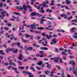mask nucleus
Listing matches in <instances>:
<instances>
[{
  "label": "nucleus",
  "mask_w": 77,
  "mask_h": 77,
  "mask_svg": "<svg viewBox=\"0 0 77 77\" xmlns=\"http://www.w3.org/2000/svg\"><path fill=\"white\" fill-rule=\"evenodd\" d=\"M25 38H29V37H30V35H29L28 34H25Z\"/></svg>",
  "instance_id": "nucleus-19"
},
{
  "label": "nucleus",
  "mask_w": 77,
  "mask_h": 77,
  "mask_svg": "<svg viewBox=\"0 0 77 77\" xmlns=\"http://www.w3.org/2000/svg\"><path fill=\"white\" fill-rule=\"evenodd\" d=\"M16 8L17 9H19L20 10H21V11H22L23 9V8L22 7H21V6H17Z\"/></svg>",
  "instance_id": "nucleus-18"
},
{
  "label": "nucleus",
  "mask_w": 77,
  "mask_h": 77,
  "mask_svg": "<svg viewBox=\"0 0 77 77\" xmlns=\"http://www.w3.org/2000/svg\"><path fill=\"white\" fill-rule=\"evenodd\" d=\"M43 63V62L42 61H41L37 63V65H41Z\"/></svg>",
  "instance_id": "nucleus-13"
},
{
  "label": "nucleus",
  "mask_w": 77,
  "mask_h": 77,
  "mask_svg": "<svg viewBox=\"0 0 77 77\" xmlns=\"http://www.w3.org/2000/svg\"><path fill=\"white\" fill-rule=\"evenodd\" d=\"M56 38H55L54 39H52V42H53L54 43H57V42L56 41Z\"/></svg>",
  "instance_id": "nucleus-22"
},
{
  "label": "nucleus",
  "mask_w": 77,
  "mask_h": 77,
  "mask_svg": "<svg viewBox=\"0 0 77 77\" xmlns=\"http://www.w3.org/2000/svg\"><path fill=\"white\" fill-rule=\"evenodd\" d=\"M42 39L43 40H45V39H44V38H42V39L38 41V42L39 44H41V43H42V42H42V41H43V40H42Z\"/></svg>",
  "instance_id": "nucleus-25"
},
{
  "label": "nucleus",
  "mask_w": 77,
  "mask_h": 77,
  "mask_svg": "<svg viewBox=\"0 0 77 77\" xmlns=\"http://www.w3.org/2000/svg\"><path fill=\"white\" fill-rule=\"evenodd\" d=\"M8 49L9 51H12V50L13 51V48H8Z\"/></svg>",
  "instance_id": "nucleus-42"
},
{
  "label": "nucleus",
  "mask_w": 77,
  "mask_h": 77,
  "mask_svg": "<svg viewBox=\"0 0 77 77\" xmlns=\"http://www.w3.org/2000/svg\"><path fill=\"white\" fill-rule=\"evenodd\" d=\"M37 15H38V13L36 12H33L31 14V15L32 16V17H33V16H36Z\"/></svg>",
  "instance_id": "nucleus-11"
},
{
  "label": "nucleus",
  "mask_w": 77,
  "mask_h": 77,
  "mask_svg": "<svg viewBox=\"0 0 77 77\" xmlns=\"http://www.w3.org/2000/svg\"><path fill=\"white\" fill-rule=\"evenodd\" d=\"M25 68L24 66H19L18 67V68H19L20 69H24Z\"/></svg>",
  "instance_id": "nucleus-27"
},
{
  "label": "nucleus",
  "mask_w": 77,
  "mask_h": 77,
  "mask_svg": "<svg viewBox=\"0 0 77 77\" xmlns=\"http://www.w3.org/2000/svg\"><path fill=\"white\" fill-rule=\"evenodd\" d=\"M53 38H55L56 37H57V35H53Z\"/></svg>",
  "instance_id": "nucleus-55"
},
{
  "label": "nucleus",
  "mask_w": 77,
  "mask_h": 77,
  "mask_svg": "<svg viewBox=\"0 0 77 77\" xmlns=\"http://www.w3.org/2000/svg\"><path fill=\"white\" fill-rule=\"evenodd\" d=\"M27 59H23V62H27Z\"/></svg>",
  "instance_id": "nucleus-53"
},
{
  "label": "nucleus",
  "mask_w": 77,
  "mask_h": 77,
  "mask_svg": "<svg viewBox=\"0 0 77 77\" xmlns=\"http://www.w3.org/2000/svg\"><path fill=\"white\" fill-rule=\"evenodd\" d=\"M34 32H35V33H38V34L41 33V31H35Z\"/></svg>",
  "instance_id": "nucleus-29"
},
{
  "label": "nucleus",
  "mask_w": 77,
  "mask_h": 77,
  "mask_svg": "<svg viewBox=\"0 0 77 77\" xmlns=\"http://www.w3.org/2000/svg\"><path fill=\"white\" fill-rule=\"evenodd\" d=\"M4 29L5 30H9V28H7V27H4Z\"/></svg>",
  "instance_id": "nucleus-46"
},
{
  "label": "nucleus",
  "mask_w": 77,
  "mask_h": 77,
  "mask_svg": "<svg viewBox=\"0 0 77 77\" xmlns=\"http://www.w3.org/2000/svg\"><path fill=\"white\" fill-rule=\"evenodd\" d=\"M60 16L62 17H64V19H66L67 18V17H68V16H67V15H66V14H61L60 15Z\"/></svg>",
  "instance_id": "nucleus-10"
},
{
  "label": "nucleus",
  "mask_w": 77,
  "mask_h": 77,
  "mask_svg": "<svg viewBox=\"0 0 77 77\" xmlns=\"http://www.w3.org/2000/svg\"><path fill=\"white\" fill-rule=\"evenodd\" d=\"M45 72V74H46V75H47V74H48V73H50V72L48 70H47L46 71V72Z\"/></svg>",
  "instance_id": "nucleus-32"
},
{
  "label": "nucleus",
  "mask_w": 77,
  "mask_h": 77,
  "mask_svg": "<svg viewBox=\"0 0 77 77\" xmlns=\"http://www.w3.org/2000/svg\"><path fill=\"white\" fill-rule=\"evenodd\" d=\"M24 11H23V14H26V12L27 11V6L25 5H23V7Z\"/></svg>",
  "instance_id": "nucleus-5"
},
{
  "label": "nucleus",
  "mask_w": 77,
  "mask_h": 77,
  "mask_svg": "<svg viewBox=\"0 0 77 77\" xmlns=\"http://www.w3.org/2000/svg\"><path fill=\"white\" fill-rule=\"evenodd\" d=\"M39 53H41V54H43V53H44V51H40Z\"/></svg>",
  "instance_id": "nucleus-59"
},
{
  "label": "nucleus",
  "mask_w": 77,
  "mask_h": 77,
  "mask_svg": "<svg viewBox=\"0 0 77 77\" xmlns=\"http://www.w3.org/2000/svg\"><path fill=\"white\" fill-rule=\"evenodd\" d=\"M72 15H75V14L76 12H75L74 11H72Z\"/></svg>",
  "instance_id": "nucleus-39"
},
{
  "label": "nucleus",
  "mask_w": 77,
  "mask_h": 77,
  "mask_svg": "<svg viewBox=\"0 0 77 77\" xmlns=\"http://www.w3.org/2000/svg\"><path fill=\"white\" fill-rule=\"evenodd\" d=\"M59 58H60L59 57L55 58H50V60H54V62L57 63L58 62V59H59Z\"/></svg>",
  "instance_id": "nucleus-1"
},
{
  "label": "nucleus",
  "mask_w": 77,
  "mask_h": 77,
  "mask_svg": "<svg viewBox=\"0 0 77 77\" xmlns=\"http://www.w3.org/2000/svg\"><path fill=\"white\" fill-rule=\"evenodd\" d=\"M42 45L44 46H45V47L46 46H48V45H46V44H45L44 42H42Z\"/></svg>",
  "instance_id": "nucleus-35"
},
{
  "label": "nucleus",
  "mask_w": 77,
  "mask_h": 77,
  "mask_svg": "<svg viewBox=\"0 0 77 77\" xmlns=\"http://www.w3.org/2000/svg\"><path fill=\"white\" fill-rule=\"evenodd\" d=\"M74 21H75L76 23L77 22V20H72V22H74Z\"/></svg>",
  "instance_id": "nucleus-49"
},
{
  "label": "nucleus",
  "mask_w": 77,
  "mask_h": 77,
  "mask_svg": "<svg viewBox=\"0 0 77 77\" xmlns=\"http://www.w3.org/2000/svg\"><path fill=\"white\" fill-rule=\"evenodd\" d=\"M22 42H27V40H24L23 39L22 40Z\"/></svg>",
  "instance_id": "nucleus-58"
},
{
  "label": "nucleus",
  "mask_w": 77,
  "mask_h": 77,
  "mask_svg": "<svg viewBox=\"0 0 77 77\" xmlns=\"http://www.w3.org/2000/svg\"><path fill=\"white\" fill-rule=\"evenodd\" d=\"M38 15H37V16H38V17H42V15L41 14H39V13H38Z\"/></svg>",
  "instance_id": "nucleus-44"
},
{
  "label": "nucleus",
  "mask_w": 77,
  "mask_h": 77,
  "mask_svg": "<svg viewBox=\"0 0 77 77\" xmlns=\"http://www.w3.org/2000/svg\"><path fill=\"white\" fill-rule=\"evenodd\" d=\"M13 52L14 53V54H15L16 53H17L18 51V49H15L14 48H13Z\"/></svg>",
  "instance_id": "nucleus-8"
},
{
  "label": "nucleus",
  "mask_w": 77,
  "mask_h": 77,
  "mask_svg": "<svg viewBox=\"0 0 77 77\" xmlns=\"http://www.w3.org/2000/svg\"><path fill=\"white\" fill-rule=\"evenodd\" d=\"M29 77H34V76L33 75H29Z\"/></svg>",
  "instance_id": "nucleus-64"
},
{
  "label": "nucleus",
  "mask_w": 77,
  "mask_h": 77,
  "mask_svg": "<svg viewBox=\"0 0 77 77\" xmlns=\"http://www.w3.org/2000/svg\"><path fill=\"white\" fill-rule=\"evenodd\" d=\"M40 49H41V50H48V48H47V47H40Z\"/></svg>",
  "instance_id": "nucleus-12"
},
{
  "label": "nucleus",
  "mask_w": 77,
  "mask_h": 77,
  "mask_svg": "<svg viewBox=\"0 0 77 77\" xmlns=\"http://www.w3.org/2000/svg\"><path fill=\"white\" fill-rule=\"evenodd\" d=\"M12 67V66H10L8 67V69H11V67Z\"/></svg>",
  "instance_id": "nucleus-61"
},
{
  "label": "nucleus",
  "mask_w": 77,
  "mask_h": 77,
  "mask_svg": "<svg viewBox=\"0 0 77 77\" xmlns=\"http://www.w3.org/2000/svg\"><path fill=\"white\" fill-rule=\"evenodd\" d=\"M11 68L12 69H14V70L15 71V72H16V73H17V74H20V73L17 71V69L15 68V67H11Z\"/></svg>",
  "instance_id": "nucleus-9"
},
{
  "label": "nucleus",
  "mask_w": 77,
  "mask_h": 77,
  "mask_svg": "<svg viewBox=\"0 0 77 77\" xmlns=\"http://www.w3.org/2000/svg\"><path fill=\"white\" fill-rule=\"evenodd\" d=\"M41 37H40V36H37V39H40V38H41Z\"/></svg>",
  "instance_id": "nucleus-60"
},
{
  "label": "nucleus",
  "mask_w": 77,
  "mask_h": 77,
  "mask_svg": "<svg viewBox=\"0 0 77 77\" xmlns=\"http://www.w3.org/2000/svg\"><path fill=\"white\" fill-rule=\"evenodd\" d=\"M42 21H46L47 20H45L44 19H42L41 20Z\"/></svg>",
  "instance_id": "nucleus-62"
},
{
  "label": "nucleus",
  "mask_w": 77,
  "mask_h": 77,
  "mask_svg": "<svg viewBox=\"0 0 77 77\" xmlns=\"http://www.w3.org/2000/svg\"><path fill=\"white\" fill-rule=\"evenodd\" d=\"M42 6V5H40L37 7L36 8V9H38V10H40V7Z\"/></svg>",
  "instance_id": "nucleus-33"
},
{
  "label": "nucleus",
  "mask_w": 77,
  "mask_h": 77,
  "mask_svg": "<svg viewBox=\"0 0 77 77\" xmlns=\"http://www.w3.org/2000/svg\"><path fill=\"white\" fill-rule=\"evenodd\" d=\"M62 58H60V63H64V62H63L62 61Z\"/></svg>",
  "instance_id": "nucleus-47"
},
{
  "label": "nucleus",
  "mask_w": 77,
  "mask_h": 77,
  "mask_svg": "<svg viewBox=\"0 0 77 77\" xmlns=\"http://www.w3.org/2000/svg\"><path fill=\"white\" fill-rule=\"evenodd\" d=\"M25 73L27 74H28V75H32V73L30 72H28L27 71L25 72Z\"/></svg>",
  "instance_id": "nucleus-31"
},
{
  "label": "nucleus",
  "mask_w": 77,
  "mask_h": 77,
  "mask_svg": "<svg viewBox=\"0 0 77 77\" xmlns=\"http://www.w3.org/2000/svg\"><path fill=\"white\" fill-rule=\"evenodd\" d=\"M14 14H16V15H19V16H20L21 15L20 14H19V13H16L15 12H13Z\"/></svg>",
  "instance_id": "nucleus-37"
},
{
  "label": "nucleus",
  "mask_w": 77,
  "mask_h": 77,
  "mask_svg": "<svg viewBox=\"0 0 77 77\" xmlns=\"http://www.w3.org/2000/svg\"><path fill=\"white\" fill-rule=\"evenodd\" d=\"M24 48L25 50V51H26L27 50L31 51L33 50V48L32 47H29V48H27V45H25L24 46Z\"/></svg>",
  "instance_id": "nucleus-3"
},
{
  "label": "nucleus",
  "mask_w": 77,
  "mask_h": 77,
  "mask_svg": "<svg viewBox=\"0 0 77 77\" xmlns=\"http://www.w3.org/2000/svg\"><path fill=\"white\" fill-rule=\"evenodd\" d=\"M47 68H49V69H50L51 68V65L50 64H48V65L47 66Z\"/></svg>",
  "instance_id": "nucleus-23"
},
{
  "label": "nucleus",
  "mask_w": 77,
  "mask_h": 77,
  "mask_svg": "<svg viewBox=\"0 0 77 77\" xmlns=\"http://www.w3.org/2000/svg\"><path fill=\"white\" fill-rule=\"evenodd\" d=\"M69 65H71L72 64V66H74L75 63L74 61L71 60L69 62Z\"/></svg>",
  "instance_id": "nucleus-7"
},
{
  "label": "nucleus",
  "mask_w": 77,
  "mask_h": 77,
  "mask_svg": "<svg viewBox=\"0 0 77 77\" xmlns=\"http://www.w3.org/2000/svg\"><path fill=\"white\" fill-rule=\"evenodd\" d=\"M23 27H24V26H25L26 27H28L29 28L30 27V26H29V25H26V23H24L23 24Z\"/></svg>",
  "instance_id": "nucleus-21"
},
{
  "label": "nucleus",
  "mask_w": 77,
  "mask_h": 77,
  "mask_svg": "<svg viewBox=\"0 0 77 77\" xmlns=\"http://www.w3.org/2000/svg\"><path fill=\"white\" fill-rule=\"evenodd\" d=\"M17 63H18V64L19 65H22V63L21 61H18Z\"/></svg>",
  "instance_id": "nucleus-30"
},
{
  "label": "nucleus",
  "mask_w": 77,
  "mask_h": 77,
  "mask_svg": "<svg viewBox=\"0 0 77 77\" xmlns=\"http://www.w3.org/2000/svg\"><path fill=\"white\" fill-rule=\"evenodd\" d=\"M4 65H3L2 66H8V65H9V63L8 62H6L5 63H3Z\"/></svg>",
  "instance_id": "nucleus-28"
},
{
  "label": "nucleus",
  "mask_w": 77,
  "mask_h": 77,
  "mask_svg": "<svg viewBox=\"0 0 77 77\" xmlns=\"http://www.w3.org/2000/svg\"><path fill=\"white\" fill-rule=\"evenodd\" d=\"M46 18H48V19H49V20H52L54 19V18L53 17H52L51 18H50V17H47Z\"/></svg>",
  "instance_id": "nucleus-40"
},
{
  "label": "nucleus",
  "mask_w": 77,
  "mask_h": 77,
  "mask_svg": "<svg viewBox=\"0 0 77 77\" xmlns=\"http://www.w3.org/2000/svg\"><path fill=\"white\" fill-rule=\"evenodd\" d=\"M11 37H13V38H15V35H14V33H12L11 34Z\"/></svg>",
  "instance_id": "nucleus-38"
},
{
  "label": "nucleus",
  "mask_w": 77,
  "mask_h": 77,
  "mask_svg": "<svg viewBox=\"0 0 77 77\" xmlns=\"http://www.w3.org/2000/svg\"><path fill=\"white\" fill-rule=\"evenodd\" d=\"M37 29L41 30H44V28L43 27H37Z\"/></svg>",
  "instance_id": "nucleus-20"
},
{
  "label": "nucleus",
  "mask_w": 77,
  "mask_h": 77,
  "mask_svg": "<svg viewBox=\"0 0 77 77\" xmlns=\"http://www.w3.org/2000/svg\"><path fill=\"white\" fill-rule=\"evenodd\" d=\"M65 8L66 9H67V10H70V9L68 7V6H66L65 7Z\"/></svg>",
  "instance_id": "nucleus-43"
},
{
  "label": "nucleus",
  "mask_w": 77,
  "mask_h": 77,
  "mask_svg": "<svg viewBox=\"0 0 77 77\" xmlns=\"http://www.w3.org/2000/svg\"><path fill=\"white\" fill-rule=\"evenodd\" d=\"M7 26H8L9 27H11V26H12V24H11L10 23H7Z\"/></svg>",
  "instance_id": "nucleus-34"
},
{
  "label": "nucleus",
  "mask_w": 77,
  "mask_h": 77,
  "mask_svg": "<svg viewBox=\"0 0 77 77\" xmlns=\"http://www.w3.org/2000/svg\"><path fill=\"white\" fill-rule=\"evenodd\" d=\"M12 45H17V43L15 42H13L12 44Z\"/></svg>",
  "instance_id": "nucleus-50"
},
{
  "label": "nucleus",
  "mask_w": 77,
  "mask_h": 77,
  "mask_svg": "<svg viewBox=\"0 0 77 77\" xmlns=\"http://www.w3.org/2000/svg\"><path fill=\"white\" fill-rule=\"evenodd\" d=\"M22 57H20V56H19L18 57V59H19V60H23V58H22Z\"/></svg>",
  "instance_id": "nucleus-36"
},
{
  "label": "nucleus",
  "mask_w": 77,
  "mask_h": 77,
  "mask_svg": "<svg viewBox=\"0 0 77 77\" xmlns=\"http://www.w3.org/2000/svg\"><path fill=\"white\" fill-rule=\"evenodd\" d=\"M35 24H36V23H34L33 24H32L31 25H29V26L30 27H34V26H35Z\"/></svg>",
  "instance_id": "nucleus-24"
},
{
  "label": "nucleus",
  "mask_w": 77,
  "mask_h": 77,
  "mask_svg": "<svg viewBox=\"0 0 77 77\" xmlns=\"http://www.w3.org/2000/svg\"><path fill=\"white\" fill-rule=\"evenodd\" d=\"M12 18H13V19H17V17H15V16H12Z\"/></svg>",
  "instance_id": "nucleus-56"
},
{
  "label": "nucleus",
  "mask_w": 77,
  "mask_h": 77,
  "mask_svg": "<svg viewBox=\"0 0 77 77\" xmlns=\"http://www.w3.org/2000/svg\"><path fill=\"white\" fill-rule=\"evenodd\" d=\"M54 3H55V1L54 0H52L51 2V4H50V5H51V6L54 5Z\"/></svg>",
  "instance_id": "nucleus-16"
},
{
  "label": "nucleus",
  "mask_w": 77,
  "mask_h": 77,
  "mask_svg": "<svg viewBox=\"0 0 77 77\" xmlns=\"http://www.w3.org/2000/svg\"><path fill=\"white\" fill-rule=\"evenodd\" d=\"M41 11H40L41 13H45V10H44Z\"/></svg>",
  "instance_id": "nucleus-48"
},
{
  "label": "nucleus",
  "mask_w": 77,
  "mask_h": 77,
  "mask_svg": "<svg viewBox=\"0 0 77 77\" xmlns=\"http://www.w3.org/2000/svg\"><path fill=\"white\" fill-rule=\"evenodd\" d=\"M14 28H17V25H14Z\"/></svg>",
  "instance_id": "nucleus-57"
},
{
  "label": "nucleus",
  "mask_w": 77,
  "mask_h": 77,
  "mask_svg": "<svg viewBox=\"0 0 77 77\" xmlns=\"http://www.w3.org/2000/svg\"><path fill=\"white\" fill-rule=\"evenodd\" d=\"M1 14H2L3 15H5V14H6V11H4L2 12H0Z\"/></svg>",
  "instance_id": "nucleus-26"
},
{
  "label": "nucleus",
  "mask_w": 77,
  "mask_h": 77,
  "mask_svg": "<svg viewBox=\"0 0 77 77\" xmlns=\"http://www.w3.org/2000/svg\"><path fill=\"white\" fill-rule=\"evenodd\" d=\"M72 72H73V74H75V77H77V68L75 69V67H73Z\"/></svg>",
  "instance_id": "nucleus-4"
},
{
  "label": "nucleus",
  "mask_w": 77,
  "mask_h": 77,
  "mask_svg": "<svg viewBox=\"0 0 77 77\" xmlns=\"http://www.w3.org/2000/svg\"><path fill=\"white\" fill-rule=\"evenodd\" d=\"M66 3H67V5H69V4H71V2L70 1H69V0H66Z\"/></svg>",
  "instance_id": "nucleus-17"
},
{
  "label": "nucleus",
  "mask_w": 77,
  "mask_h": 77,
  "mask_svg": "<svg viewBox=\"0 0 77 77\" xmlns=\"http://www.w3.org/2000/svg\"><path fill=\"white\" fill-rule=\"evenodd\" d=\"M0 54L2 55H5V54H6L5 53L3 52V50H0Z\"/></svg>",
  "instance_id": "nucleus-14"
},
{
  "label": "nucleus",
  "mask_w": 77,
  "mask_h": 77,
  "mask_svg": "<svg viewBox=\"0 0 77 77\" xmlns=\"http://www.w3.org/2000/svg\"><path fill=\"white\" fill-rule=\"evenodd\" d=\"M42 35V36H46L47 38L48 39H50V38H52V35L51 34L49 35V36H48V35H45V33H43Z\"/></svg>",
  "instance_id": "nucleus-2"
},
{
  "label": "nucleus",
  "mask_w": 77,
  "mask_h": 77,
  "mask_svg": "<svg viewBox=\"0 0 77 77\" xmlns=\"http://www.w3.org/2000/svg\"><path fill=\"white\" fill-rule=\"evenodd\" d=\"M17 45L18 47H20V42H17Z\"/></svg>",
  "instance_id": "nucleus-45"
},
{
  "label": "nucleus",
  "mask_w": 77,
  "mask_h": 77,
  "mask_svg": "<svg viewBox=\"0 0 77 77\" xmlns=\"http://www.w3.org/2000/svg\"><path fill=\"white\" fill-rule=\"evenodd\" d=\"M47 24H48L49 25H50L51 24V22H50V21H48V22H47L46 23Z\"/></svg>",
  "instance_id": "nucleus-41"
},
{
  "label": "nucleus",
  "mask_w": 77,
  "mask_h": 77,
  "mask_svg": "<svg viewBox=\"0 0 77 77\" xmlns=\"http://www.w3.org/2000/svg\"><path fill=\"white\" fill-rule=\"evenodd\" d=\"M4 21L5 23H8V21L7 20H4Z\"/></svg>",
  "instance_id": "nucleus-63"
},
{
  "label": "nucleus",
  "mask_w": 77,
  "mask_h": 77,
  "mask_svg": "<svg viewBox=\"0 0 77 77\" xmlns=\"http://www.w3.org/2000/svg\"><path fill=\"white\" fill-rule=\"evenodd\" d=\"M71 31L72 32H73V33H76V32H75V28H72Z\"/></svg>",
  "instance_id": "nucleus-15"
},
{
  "label": "nucleus",
  "mask_w": 77,
  "mask_h": 77,
  "mask_svg": "<svg viewBox=\"0 0 77 77\" xmlns=\"http://www.w3.org/2000/svg\"><path fill=\"white\" fill-rule=\"evenodd\" d=\"M0 60H3V57L1 56H0Z\"/></svg>",
  "instance_id": "nucleus-51"
},
{
  "label": "nucleus",
  "mask_w": 77,
  "mask_h": 77,
  "mask_svg": "<svg viewBox=\"0 0 77 77\" xmlns=\"http://www.w3.org/2000/svg\"><path fill=\"white\" fill-rule=\"evenodd\" d=\"M33 35H31L30 37V39H31L32 41L33 38Z\"/></svg>",
  "instance_id": "nucleus-52"
},
{
  "label": "nucleus",
  "mask_w": 77,
  "mask_h": 77,
  "mask_svg": "<svg viewBox=\"0 0 77 77\" xmlns=\"http://www.w3.org/2000/svg\"><path fill=\"white\" fill-rule=\"evenodd\" d=\"M47 3L48 4H49V2H48V1H46V2H44L43 4H42V5L44 6V7H48V5H45Z\"/></svg>",
  "instance_id": "nucleus-6"
},
{
  "label": "nucleus",
  "mask_w": 77,
  "mask_h": 77,
  "mask_svg": "<svg viewBox=\"0 0 77 77\" xmlns=\"http://www.w3.org/2000/svg\"><path fill=\"white\" fill-rule=\"evenodd\" d=\"M31 29H34L35 30H36V27H31Z\"/></svg>",
  "instance_id": "nucleus-54"
}]
</instances>
